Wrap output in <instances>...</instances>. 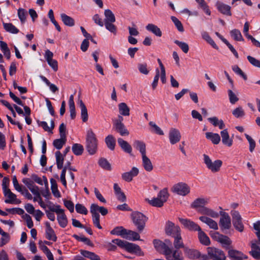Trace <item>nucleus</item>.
Returning a JSON list of instances; mask_svg holds the SVG:
<instances>
[{
  "mask_svg": "<svg viewBox=\"0 0 260 260\" xmlns=\"http://www.w3.org/2000/svg\"><path fill=\"white\" fill-rule=\"evenodd\" d=\"M112 242L130 253H135L139 256L144 255L140 246L137 244L124 241L119 239H114L112 241Z\"/></svg>",
  "mask_w": 260,
  "mask_h": 260,
  "instance_id": "obj_1",
  "label": "nucleus"
},
{
  "mask_svg": "<svg viewBox=\"0 0 260 260\" xmlns=\"http://www.w3.org/2000/svg\"><path fill=\"white\" fill-rule=\"evenodd\" d=\"M98 140L95 134L91 129L87 131L86 136V149L90 154H95L98 150Z\"/></svg>",
  "mask_w": 260,
  "mask_h": 260,
  "instance_id": "obj_2",
  "label": "nucleus"
},
{
  "mask_svg": "<svg viewBox=\"0 0 260 260\" xmlns=\"http://www.w3.org/2000/svg\"><path fill=\"white\" fill-rule=\"evenodd\" d=\"M169 196V194L168 189L164 188L158 192L156 198H154L151 200L147 199L146 200L150 205L153 207H161L167 201Z\"/></svg>",
  "mask_w": 260,
  "mask_h": 260,
  "instance_id": "obj_3",
  "label": "nucleus"
},
{
  "mask_svg": "<svg viewBox=\"0 0 260 260\" xmlns=\"http://www.w3.org/2000/svg\"><path fill=\"white\" fill-rule=\"evenodd\" d=\"M134 224L139 232H142L145 227L148 218L140 212H134L131 214Z\"/></svg>",
  "mask_w": 260,
  "mask_h": 260,
  "instance_id": "obj_4",
  "label": "nucleus"
},
{
  "mask_svg": "<svg viewBox=\"0 0 260 260\" xmlns=\"http://www.w3.org/2000/svg\"><path fill=\"white\" fill-rule=\"evenodd\" d=\"M49 208L50 211L57 214V219L59 225L61 228H65L68 224V219L64 213V210L60 208V205L53 206Z\"/></svg>",
  "mask_w": 260,
  "mask_h": 260,
  "instance_id": "obj_5",
  "label": "nucleus"
},
{
  "mask_svg": "<svg viewBox=\"0 0 260 260\" xmlns=\"http://www.w3.org/2000/svg\"><path fill=\"white\" fill-rule=\"evenodd\" d=\"M204 162L206 167L213 173L218 172L222 165V161L220 159H216L212 161L210 157L205 154H203Z\"/></svg>",
  "mask_w": 260,
  "mask_h": 260,
  "instance_id": "obj_6",
  "label": "nucleus"
},
{
  "mask_svg": "<svg viewBox=\"0 0 260 260\" xmlns=\"http://www.w3.org/2000/svg\"><path fill=\"white\" fill-rule=\"evenodd\" d=\"M190 189L189 186L187 184L179 182L174 185L171 190L178 195L185 196L190 192Z\"/></svg>",
  "mask_w": 260,
  "mask_h": 260,
  "instance_id": "obj_7",
  "label": "nucleus"
},
{
  "mask_svg": "<svg viewBox=\"0 0 260 260\" xmlns=\"http://www.w3.org/2000/svg\"><path fill=\"white\" fill-rule=\"evenodd\" d=\"M155 71L156 75L152 83L153 89L156 88L159 77L162 83H165L166 82V70L164 66H160L159 68H157Z\"/></svg>",
  "mask_w": 260,
  "mask_h": 260,
  "instance_id": "obj_8",
  "label": "nucleus"
},
{
  "mask_svg": "<svg viewBox=\"0 0 260 260\" xmlns=\"http://www.w3.org/2000/svg\"><path fill=\"white\" fill-rule=\"evenodd\" d=\"M208 255L213 260H225L226 256L220 249L214 247H208L207 248Z\"/></svg>",
  "mask_w": 260,
  "mask_h": 260,
  "instance_id": "obj_9",
  "label": "nucleus"
},
{
  "mask_svg": "<svg viewBox=\"0 0 260 260\" xmlns=\"http://www.w3.org/2000/svg\"><path fill=\"white\" fill-rule=\"evenodd\" d=\"M210 235L214 240L220 243L223 247H228L232 243L231 240L228 236L220 234L218 232L211 233Z\"/></svg>",
  "mask_w": 260,
  "mask_h": 260,
  "instance_id": "obj_10",
  "label": "nucleus"
},
{
  "mask_svg": "<svg viewBox=\"0 0 260 260\" xmlns=\"http://www.w3.org/2000/svg\"><path fill=\"white\" fill-rule=\"evenodd\" d=\"M165 256L167 260H183L182 253L179 249L173 250L170 248L165 253Z\"/></svg>",
  "mask_w": 260,
  "mask_h": 260,
  "instance_id": "obj_11",
  "label": "nucleus"
},
{
  "mask_svg": "<svg viewBox=\"0 0 260 260\" xmlns=\"http://www.w3.org/2000/svg\"><path fill=\"white\" fill-rule=\"evenodd\" d=\"M166 233L168 235L175 237L177 235L180 234L181 230L179 226L175 225L171 221H168L165 228Z\"/></svg>",
  "mask_w": 260,
  "mask_h": 260,
  "instance_id": "obj_12",
  "label": "nucleus"
},
{
  "mask_svg": "<svg viewBox=\"0 0 260 260\" xmlns=\"http://www.w3.org/2000/svg\"><path fill=\"white\" fill-rule=\"evenodd\" d=\"M179 220L184 226L190 231H198L200 226L193 221L182 218H179Z\"/></svg>",
  "mask_w": 260,
  "mask_h": 260,
  "instance_id": "obj_13",
  "label": "nucleus"
},
{
  "mask_svg": "<svg viewBox=\"0 0 260 260\" xmlns=\"http://www.w3.org/2000/svg\"><path fill=\"white\" fill-rule=\"evenodd\" d=\"M169 138L170 143L174 145L180 141L181 136L178 129L171 128L169 133Z\"/></svg>",
  "mask_w": 260,
  "mask_h": 260,
  "instance_id": "obj_14",
  "label": "nucleus"
},
{
  "mask_svg": "<svg viewBox=\"0 0 260 260\" xmlns=\"http://www.w3.org/2000/svg\"><path fill=\"white\" fill-rule=\"evenodd\" d=\"M219 225L222 230H228L231 226V220L229 214L225 212L221 214L219 221Z\"/></svg>",
  "mask_w": 260,
  "mask_h": 260,
  "instance_id": "obj_15",
  "label": "nucleus"
},
{
  "mask_svg": "<svg viewBox=\"0 0 260 260\" xmlns=\"http://www.w3.org/2000/svg\"><path fill=\"white\" fill-rule=\"evenodd\" d=\"M4 194L7 198L5 201L6 203L18 204L21 203L20 200L17 199L16 195L13 193L10 189L5 190L4 191Z\"/></svg>",
  "mask_w": 260,
  "mask_h": 260,
  "instance_id": "obj_16",
  "label": "nucleus"
},
{
  "mask_svg": "<svg viewBox=\"0 0 260 260\" xmlns=\"http://www.w3.org/2000/svg\"><path fill=\"white\" fill-rule=\"evenodd\" d=\"M139 169L134 167L129 172H125L122 174L121 177L124 181L129 182L132 181L134 177L137 176L139 174Z\"/></svg>",
  "mask_w": 260,
  "mask_h": 260,
  "instance_id": "obj_17",
  "label": "nucleus"
},
{
  "mask_svg": "<svg viewBox=\"0 0 260 260\" xmlns=\"http://www.w3.org/2000/svg\"><path fill=\"white\" fill-rule=\"evenodd\" d=\"M228 256L232 260H243L247 258V256L241 251L230 249L228 251Z\"/></svg>",
  "mask_w": 260,
  "mask_h": 260,
  "instance_id": "obj_18",
  "label": "nucleus"
},
{
  "mask_svg": "<svg viewBox=\"0 0 260 260\" xmlns=\"http://www.w3.org/2000/svg\"><path fill=\"white\" fill-rule=\"evenodd\" d=\"M216 7L218 11L221 14L227 16L232 15L231 8L230 6L218 1L216 4Z\"/></svg>",
  "mask_w": 260,
  "mask_h": 260,
  "instance_id": "obj_19",
  "label": "nucleus"
},
{
  "mask_svg": "<svg viewBox=\"0 0 260 260\" xmlns=\"http://www.w3.org/2000/svg\"><path fill=\"white\" fill-rule=\"evenodd\" d=\"M23 183L27 187L33 194H39V187L36 186L34 182L29 178H23Z\"/></svg>",
  "mask_w": 260,
  "mask_h": 260,
  "instance_id": "obj_20",
  "label": "nucleus"
},
{
  "mask_svg": "<svg viewBox=\"0 0 260 260\" xmlns=\"http://www.w3.org/2000/svg\"><path fill=\"white\" fill-rule=\"evenodd\" d=\"M153 244L156 250L158 252H161L165 255V253L170 248L168 245H166V243L158 240H154Z\"/></svg>",
  "mask_w": 260,
  "mask_h": 260,
  "instance_id": "obj_21",
  "label": "nucleus"
},
{
  "mask_svg": "<svg viewBox=\"0 0 260 260\" xmlns=\"http://www.w3.org/2000/svg\"><path fill=\"white\" fill-rule=\"evenodd\" d=\"M46 225V237L49 240H52L55 242L57 240V237L53 229L51 227L50 223L48 222H45Z\"/></svg>",
  "mask_w": 260,
  "mask_h": 260,
  "instance_id": "obj_22",
  "label": "nucleus"
},
{
  "mask_svg": "<svg viewBox=\"0 0 260 260\" xmlns=\"http://www.w3.org/2000/svg\"><path fill=\"white\" fill-rule=\"evenodd\" d=\"M209 202V199L207 198H198L196 199L191 204L192 208L197 209L198 210L201 208L205 207Z\"/></svg>",
  "mask_w": 260,
  "mask_h": 260,
  "instance_id": "obj_23",
  "label": "nucleus"
},
{
  "mask_svg": "<svg viewBox=\"0 0 260 260\" xmlns=\"http://www.w3.org/2000/svg\"><path fill=\"white\" fill-rule=\"evenodd\" d=\"M220 135L222 139V142L228 147H231L233 145V139L230 138L227 129H224L220 132Z\"/></svg>",
  "mask_w": 260,
  "mask_h": 260,
  "instance_id": "obj_24",
  "label": "nucleus"
},
{
  "mask_svg": "<svg viewBox=\"0 0 260 260\" xmlns=\"http://www.w3.org/2000/svg\"><path fill=\"white\" fill-rule=\"evenodd\" d=\"M90 212L91 214H99L100 212L102 215H106L108 211L104 207H100L95 204H92L90 206Z\"/></svg>",
  "mask_w": 260,
  "mask_h": 260,
  "instance_id": "obj_25",
  "label": "nucleus"
},
{
  "mask_svg": "<svg viewBox=\"0 0 260 260\" xmlns=\"http://www.w3.org/2000/svg\"><path fill=\"white\" fill-rule=\"evenodd\" d=\"M199 219L203 222L207 224L210 228L215 230L218 229V224L217 222L213 219L206 216H202L200 217Z\"/></svg>",
  "mask_w": 260,
  "mask_h": 260,
  "instance_id": "obj_26",
  "label": "nucleus"
},
{
  "mask_svg": "<svg viewBox=\"0 0 260 260\" xmlns=\"http://www.w3.org/2000/svg\"><path fill=\"white\" fill-rule=\"evenodd\" d=\"M198 232V238L200 243L206 246L209 245L210 244V240L207 234L202 230L201 228Z\"/></svg>",
  "mask_w": 260,
  "mask_h": 260,
  "instance_id": "obj_27",
  "label": "nucleus"
},
{
  "mask_svg": "<svg viewBox=\"0 0 260 260\" xmlns=\"http://www.w3.org/2000/svg\"><path fill=\"white\" fill-rule=\"evenodd\" d=\"M198 212L202 214L206 215L213 218H217L219 216L217 212L206 207L199 209Z\"/></svg>",
  "mask_w": 260,
  "mask_h": 260,
  "instance_id": "obj_28",
  "label": "nucleus"
},
{
  "mask_svg": "<svg viewBox=\"0 0 260 260\" xmlns=\"http://www.w3.org/2000/svg\"><path fill=\"white\" fill-rule=\"evenodd\" d=\"M206 138L210 140L214 144H218L220 141V137L219 134L217 133H213L212 132H207L205 134Z\"/></svg>",
  "mask_w": 260,
  "mask_h": 260,
  "instance_id": "obj_29",
  "label": "nucleus"
},
{
  "mask_svg": "<svg viewBox=\"0 0 260 260\" xmlns=\"http://www.w3.org/2000/svg\"><path fill=\"white\" fill-rule=\"evenodd\" d=\"M126 233L127 230L122 226H116L110 232L111 235L120 236L123 238H127V236L125 235Z\"/></svg>",
  "mask_w": 260,
  "mask_h": 260,
  "instance_id": "obj_30",
  "label": "nucleus"
},
{
  "mask_svg": "<svg viewBox=\"0 0 260 260\" xmlns=\"http://www.w3.org/2000/svg\"><path fill=\"white\" fill-rule=\"evenodd\" d=\"M117 142L119 145L124 151L129 154L132 153V148L126 141L120 138L118 139Z\"/></svg>",
  "mask_w": 260,
  "mask_h": 260,
  "instance_id": "obj_31",
  "label": "nucleus"
},
{
  "mask_svg": "<svg viewBox=\"0 0 260 260\" xmlns=\"http://www.w3.org/2000/svg\"><path fill=\"white\" fill-rule=\"evenodd\" d=\"M134 146L136 149L140 151L142 157L146 155V145L143 142L136 140L134 143Z\"/></svg>",
  "mask_w": 260,
  "mask_h": 260,
  "instance_id": "obj_32",
  "label": "nucleus"
},
{
  "mask_svg": "<svg viewBox=\"0 0 260 260\" xmlns=\"http://www.w3.org/2000/svg\"><path fill=\"white\" fill-rule=\"evenodd\" d=\"M79 104L81 108V117L82 121L84 122L88 120V115L87 108L81 100H79Z\"/></svg>",
  "mask_w": 260,
  "mask_h": 260,
  "instance_id": "obj_33",
  "label": "nucleus"
},
{
  "mask_svg": "<svg viewBox=\"0 0 260 260\" xmlns=\"http://www.w3.org/2000/svg\"><path fill=\"white\" fill-rule=\"evenodd\" d=\"M146 29L154 34L157 37H161L162 36V32L159 28L157 26L149 23L146 26Z\"/></svg>",
  "mask_w": 260,
  "mask_h": 260,
  "instance_id": "obj_34",
  "label": "nucleus"
},
{
  "mask_svg": "<svg viewBox=\"0 0 260 260\" xmlns=\"http://www.w3.org/2000/svg\"><path fill=\"white\" fill-rule=\"evenodd\" d=\"M60 18L64 25L72 27L75 25L74 19L64 13L60 14Z\"/></svg>",
  "mask_w": 260,
  "mask_h": 260,
  "instance_id": "obj_35",
  "label": "nucleus"
},
{
  "mask_svg": "<svg viewBox=\"0 0 260 260\" xmlns=\"http://www.w3.org/2000/svg\"><path fill=\"white\" fill-rule=\"evenodd\" d=\"M142 158V165L144 169L147 172H151L153 167L150 159L146 155L143 156Z\"/></svg>",
  "mask_w": 260,
  "mask_h": 260,
  "instance_id": "obj_36",
  "label": "nucleus"
},
{
  "mask_svg": "<svg viewBox=\"0 0 260 260\" xmlns=\"http://www.w3.org/2000/svg\"><path fill=\"white\" fill-rule=\"evenodd\" d=\"M114 128L116 131L120 134L122 136H128L129 132L126 128L124 124H113Z\"/></svg>",
  "mask_w": 260,
  "mask_h": 260,
  "instance_id": "obj_37",
  "label": "nucleus"
},
{
  "mask_svg": "<svg viewBox=\"0 0 260 260\" xmlns=\"http://www.w3.org/2000/svg\"><path fill=\"white\" fill-rule=\"evenodd\" d=\"M3 26L5 30L10 33L16 34L19 31V30L11 23L3 22Z\"/></svg>",
  "mask_w": 260,
  "mask_h": 260,
  "instance_id": "obj_38",
  "label": "nucleus"
},
{
  "mask_svg": "<svg viewBox=\"0 0 260 260\" xmlns=\"http://www.w3.org/2000/svg\"><path fill=\"white\" fill-rule=\"evenodd\" d=\"M80 253L84 257L91 260H100V257L95 253L87 250H81Z\"/></svg>",
  "mask_w": 260,
  "mask_h": 260,
  "instance_id": "obj_39",
  "label": "nucleus"
},
{
  "mask_svg": "<svg viewBox=\"0 0 260 260\" xmlns=\"http://www.w3.org/2000/svg\"><path fill=\"white\" fill-rule=\"evenodd\" d=\"M104 15L105 17L104 22H115L116 21L115 17L113 13L110 9H106L104 11Z\"/></svg>",
  "mask_w": 260,
  "mask_h": 260,
  "instance_id": "obj_40",
  "label": "nucleus"
},
{
  "mask_svg": "<svg viewBox=\"0 0 260 260\" xmlns=\"http://www.w3.org/2000/svg\"><path fill=\"white\" fill-rule=\"evenodd\" d=\"M119 112L122 116L129 115V108L125 103H121L118 105Z\"/></svg>",
  "mask_w": 260,
  "mask_h": 260,
  "instance_id": "obj_41",
  "label": "nucleus"
},
{
  "mask_svg": "<svg viewBox=\"0 0 260 260\" xmlns=\"http://www.w3.org/2000/svg\"><path fill=\"white\" fill-rule=\"evenodd\" d=\"M106 144L110 150H113L115 149L116 141L112 135H108L105 138Z\"/></svg>",
  "mask_w": 260,
  "mask_h": 260,
  "instance_id": "obj_42",
  "label": "nucleus"
},
{
  "mask_svg": "<svg viewBox=\"0 0 260 260\" xmlns=\"http://www.w3.org/2000/svg\"><path fill=\"white\" fill-rule=\"evenodd\" d=\"M125 235L127 236V238H125L130 240L136 241L140 240L139 234L135 231L127 230V233Z\"/></svg>",
  "mask_w": 260,
  "mask_h": 260,
  "instance_id": "obj_43",
  "label": "nucleus"
},
{
  "mask_svg": "<svg viewBox=\"0 0 260 260\" xmlns=\"http://www.w3.org/2000/svg\"><path fill=\"white\" fill-rule=\"evenodd\" d=\"M55 157L57 168L58 169H63L64 161L63 156L59 151H57L55 152Z\"/></svg>",
  "mask_w": 260,
  "mask_h": 260,
  "instance_id": "obj_44",
  "label": "nucleus"
},
{
  "mask_svg": "<svg viewBox=\"0 0 260 260\" xmlns=\"http://www.w3.org/2000/svg\"><path fill=\"white\" fill-rule=\"evenodd\" d=\"M53 56V53L49 50H47L46 51L45 57L49 65H57V61L56 60H53L52 59Z\"/></svg>",
  "mask_w": 260,
  "mask_h": 260,
  "instance_id": "obj_45",
  "label": "nucleus"
},
{
  "mask_svg": "<svg viewBox=\"0 0 260 260\" xmlns=\"http://www.w3.org/2000/svg\"><path fill=\"white\" fill-rule=\"evenodd\" d=\"M51 189L53 195L57 198L60 197V194L57 188V185L56 180L54 179H50Z\"/></svg>",
  "mask_w": 260,
  "mask_h": 260,
  "instance_id": "obj_46",
  "label": "nucleus"
},
{
  "mask_svg": "<svg viewBox=\"0 0 260 260\" xmlns=\"http://www.w3.org/2000/svg\"><path fill=\"white\" fill-rule=\"evenodd\" d=\"M199 4L200 7L204 11V12L208 15H211V11L209 8V6L205 2V0H195Z\"/></svg>",
  "mask_w": 260,
  "mask_h": 260,
  "instance_id": "obj_47",
  "label": "nucleus"
},
{
  "mask_svg": "<svg viewBox=\"0 0 260 260\" xmlns=\"http://www.w3.org/2000/svg\"><path fill=\"white\" fill-rule=\"evenodd\" d=\"M72 149L74 154L80 155L83 153L84 148L81 144L75 143L73 145Z\"/></svg>",
  "mask_w": 260,
  "mask_h": 260,
  "instance_id": "obj_48",
  "label": "nucleus"
},
{
  "mask_svg": "<svg viewBox=\"0 0 260 260\" xmlns=\"http://www.w3.org/2000/svg\"><path fill=\"white\" fill-rule=\"evenodd\" d=\"M232 114L235 117L240 118L244 117L245 113L243 108L239 106L233 110Z\"/></svg>",
  "mask_w": 260,
  "mask_h": 260,
  "instance_id": "obj_49",
  "label": "nucleus"
},
{
  "mask_svg": "<svg viewBox=\"0 0 260 260\" xmlns=\"http://www.w3.org/2000/svg\"><path fill=\"white\" fill-rule=\"evenodd\" d=\"M186 253L189 258L197 259L200 257V252L195 249H188L186 250Z\"/></svg>",
  "mask_w": 260,
  "mask_h": 260,
  "instance_id": "obj_50",
  "label": "nucleus"
},
{
  "mask_svg": "<svg viewBox=\"0 0 260 260\" xmlns=\"http://www.w3.org/2000/svg\"><path fill=\"white\" fill-rule=\"evenodd\" d=\"M174 241V245L176 249H179L180 248L184 247V244L181 237L180 234L177 235L175 237Z\"/></svg>",
  "mask_w": 260,
  "mask_h": 260,
  "instance_id": "obj_51",
  "label": "nucleus"
},
{
  "mask_svg": "<svg viewBox=\"0 0 260 260\" xmlns=\"http://www.w3.org/2000/svg\"><path fill=\"white\" fill-rule=\"evenodd\" d=\"M228 93L229 101L231 104L234 105L239 101V99L237 94L234 92L231 89L228 90Z\"/></svg>",
  "mask_w": 260,
  "mask_h": 260,
  "instance_id": "obj_52",
  "label": "nucleus"
},
{
  "mask_svg": "<svg viewBox=\"0 0 260 260\" xmlns=\"http://www.w3.org/2000/svg\"><path fill=\"white\" fill-rule=\"evenodd\" d=\"M66 142V138H61L60 139H55L53 142V145L54 147L59 150L62 148L63 146Z\"/></svg>",
  "mask_w": 260,
  "mask_h": 260,
  "instance_id": "obj_53",
  "label": "nucleus"
},
{
  "mask_svg": "<svg viewBox=\"0 0 260 260\" xmlns=\"http://www.w3.org/2000/svg\"><path fill=\"white\" fill-rule=\"evenodd\" d=\"M171 20L174 23L176 27L180 32H183L184 29L181 22L175 16L171 17Z\"/></svg>",
  "mask_w": 260,
  "mask_h": 260,
  "instance_id": "obj_54",
  "label": "nucleus"
},
{
  "mask_svg": "<svg viewBox=\"0 0 260 260\" xmlns=\"http://www.w3.org/2000/svg\"><path fill=\"white\" fill-rule=\"evenodd\" d=\"M0 234L2 236L1 239L0 246L2 247L9 242L10 237L9 234L4 231Z\"/></svg>",
  "mask_w": 260,
  "mask_h": 260,
  "instance_id": "obj_55",
  "label": "nucleus"
},
{
  "mask_svg": "<svg viewBox=\"0 0 260 260\" xmlns=\"http://www.w3.org/2000/svg\"><path fill=\"white\" fill-rule=\"evenodd\" d=\"M231 36L237 41H243L241 32L237 29H234L231 31Z\"/></svg>",
  "mask_w": 260,
  "mask_h": 260,
  "instance_id": "obj_56",
  "label": "nucleus"
},
{
  "mask_svg": "<svg viewBox=\"0 0 260 260\" xmlns=\"http://www.w3.org/2000/svg\"><path fill=\"white\" fill-rule=\"evenodd\" d=\"M99 164L101 167L103 169L107 170H111V167L110 163L108 161V160L104 158H102L99 160Z\"/></svg>",
  "mask_w": 260,
  "mask_h": 260,
  "instance_id": "obj_57",
  "label": "nucleus"
},
{
  "mask_svg": "<svg viewBox=\"0 0 260 260\" xmlns=\"http://www.w3.org/2000/svg\"><path fill=\"white\" fill-rule=\"evenodd\" d=\"M75 209L78 213L81 214L86 215L88 213L87 208L81 204H76L75 205Z\"/></svg>",
  "mask_w": 260,
  "mask_h": 260,
  "instance_id": "obj_58",
  "label": "nucleus"
},
{
  "mask_svg": "<svg viewBox=\"0 0 260 260\" xmlns=\"http://www.w3.org/2000/svg\"><path fill=\"white\" fill-rule=\"evenodd\" d=\"M27 15V12L25 9L19 8L18 10V16L21 23H23L25 21Z\"/></svg>",
  "mask_w": 260,
  "mask_h": 260,
  "instance_id": "obj_59",
  "label": "nucleus"
},
{
  "mask_svg": "<svg viewBox=\"0 0 260 260\" xmlns=\"http://www.w3.org/2000/svg\"><path fill=\"white\" fill-rule=\"evenodd\" d=\"M174 43L178 45L184 53H186L188 52L189 47L187 43L178 40H175Z\"/></svg>",
  "mask_w": 260,
  "mask_h": 260,
  "instance_id": "obj_60",
  "label": "nucleus"
},
{
  "mask_svg": "<svg viewBox=\"0 0 260 260\" xmlns=\"http://www.w3.org/2000/svg\"><path fill=\"white\" fill-rule=\"evenodd\" d=\"M93 224L99 229H102V227L100 225L99 214H91Z\"/></svg>",
  "mask_w": 260,
  "mask_h": 260,
  "instance_id": "obj_61",
  "label": "nucleus"
},
{
  "mask_svg": "<svg viewBox=\"0 0 260 260\" xmlns=\"http://www.w3.org/2000/svg\"><path fill=\"white\" fill-rule=\"evenodd\" d=\"M233 70L236 74L240 76L244 80H246L247 79L246 75L241 70V69L239 68L238 66H234Z\"/></svg>",
  "mask_w": 260,
  "mask_h": 260,
  "instance_id": "obj_62",
  "label": "nucleus"
},
{
  "mask_svg": "<svg viewBox=\"0 0 260 260\" xmlns=\"http://www.w3.org/2000/svg\"><path fill=\"white\" fill-rule=\"evenodd\" d=\"M149 124L150 126H151L153 128V132H154L155 133L159 135H163L164 134L163 131L161 129V128L159 126H158L154 122L150 121L149 123Z\"/></svg>",
  "mask_w": 260,
  "mask_h": 260,
  "instance_id": "obj_63",
  "label": "nucleus"
},
{
  "mask_svg": "<svg viewBox=\"0 0 260 260\" xmlns=\"http://www.w3.org/2000/svg\"><path fill=\"white\" fill-rule=\"evenodd\" d=\"M113 22H105V26L106 28L112 33L116 34V26L113 24Z\"/></svg>",
  "mask_w": 260,
  "mask_h": 260,
  "instance_id": "obj_64",
  "label": "nucleus"
}]
</instances>
